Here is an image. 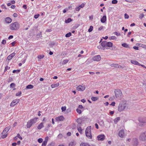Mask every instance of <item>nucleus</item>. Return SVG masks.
I'll list each match as a JSON object with an SVG mask.
<instances>
[{"label":"nucleus","instance_id":"obj_14","mask_svg":"<svg viewBox=\"0 0 146 146\" xmlns=\"http://www.w3.org/2000/svg\"><path fill=\"white\" fill-rule=\"evenodd\" d=\"M107 20V17L106 15H104L100 19V21L102 23H105Z\"/></svg>","mask_w":146,"mask_h":146},{"label":"nucleus","instance_id":"obj_32","mask_svg":"<svg viewBox=\"0 0 146 146\" xmlns=\"http://www.w3.org/2000/svg\"><path fill=\"white\" fill-rule=\"evenodd\" d=\"M71 35H72V34H71V33L69 32V33H67L65 35V36L66 37H70V36H71Z\"/></svg>","mask_w":146,"mask_h":146},{"label":"nucleus","instance_id":"obj_52","mask_svg":"<svg viewBox=\"0 0 146 146\" xmlns=\"http://www.w3.org/2000/svg\"><path fill=\"white\" fill-rule=\"evenodd\" d=\"M80 9L81 8L79 6H78V7H76V8L75 9L76 11H78L80 10Z\"/></svg>","mask_w":146,"mask_h":146},{"label":"nucleus","instance_id":"obj_55","mask_svg":"<svg viewBox=\"0 0 146 146\" xmlns=\"http://www.w3.org/2000/svg\"><path fill=\"white\" fill-rule=\"evenodd\" d=\"M6 43V41L5 40H3L2 42V43L3 44H5Z\"/></svg>","mask_w":146,"mask_h":146},{"label":"nucleus","instance_id":"obj_64","mask_svg":"<svg viewBox=\"0 0 146 146\" xmlns=\"http://www.w3.org/2000/svg\"><path fill=\"white\" fill-rule=\"evenodd\" d=\"M17 145V143H13L12 144V145L13 146H16Z\"/></svg>","mask_w":146,"mask_h":146},{"label":"nucleus","instance_id":"obj_12","mask_svg":"<svg viewBox=\"0 0 146 146\" xmlns=\"http://www.w3.org/2000/svg\"><path fill=\"white\" fill-rule=\"evenodd\" d=\"M77 122L78 123V124L77 125V127H81V126L82 125V119H80L78 118L77 119Z\"/></svg>","mask_w":146,"mask_h":146},{"label":"nucleus","instance_id":"obj_13","mask_svg":"<svg viewBox=\"0 0 146 146\" xmlns=\"http://www.w3.org/2000/svg\"><path fill=\"white\" fill-rule=\"evenodd\" d=\"M138 120L141 123H146V118L139 117V118Z\"/></svg>","mask_w":146,"mask_h":146},{"label":"nucleus","instance_id":"obj_18","mask_svg":"<svg viewBox=\"0 0 146 146\" xmlns=\"http://www.w3.org/2000/svg\"><path fill=\"white\" fill-rule=\"evenodd\" d=\"M64 119V117L63 116H61L56 118V120L57 121H62Z\"/></svg>","mask_w":146,"mask_h":146},{"label":"nucleus","instance_id":"obj_20","mask_svg":"<svg viewBox=\"0 0 146 146\" xmlns=\"http://www.w3.org/2000/svg\"><path fill=\"white\" fill-rule=\"evenodd\" d=\"M38 119V118L37 117H35L33 119H31L30 120L33 124H34L37 121Z\"/></svg>","mask_w":146,"mask_h":146},{"label":"nucleus","instance_id":"obj_2","mask_svg":"<svg viewBox=\"0 0 146 146\" xmlns=\"http://www.w3.org/2000/svg\"><path fill=\"white\" fill-rule=\"evenodd\" d=\"M91 126H89L87 127L85 130V134L86 137L89 139H92V135L91 133Z\"/></svg>","mask_w":146,"mask_h":146},{"label":"nucleus","instance_id":"obj_21","mask_svg":"<svg viewBox=\"0 0 146 146\" xmlns=\"http://www.w3.org/2000/svg\"><path fill=\"white\" fill-rule=\"evenodd\" d=\"M111 66L112 67H114L116 68H120L121 67V66L119 64H112L111 65Z\"/></svg>","mask_w":146,"mask_h":146},{"label":"nucleus","instance_id":"obj_44","mask_svg":"<svg viewBox=\"0 0 146 146\" xmlns=\"http://www.w3.org/2000/svg\"><path fill=\"white\" fill-rule=\"evenodd\" d=\"M61 109L62 111H65L66 109V107L65 106L62 107Z\"/></svg>","mask_w":146,"mask_h":146},{"label":"nucleus","instance_id":"obj_26","mask_svg":"<svg viewBox=\"0 0 146 146\" xmlns=\"http://www.w3.org/2000/svg\"><path fill=\"white\" fill-rule=\"evenodd\" d=\"M121 45L123 47L126 48H130V46L128 44L126 43H123L121 44Z\"/></svg>","mask_w":146,"mask_h":146},{"label":"nucleus","instance_id":"obj_34","mask_svg":"<svg viewBox=\"0 0 146 146\" xmlns=\"http://www.w3.org/2000/svg\"><path fill=\"white\" fill-rule=\"evenodd\" d=\"M77 129L79 132L80 133H82V129H81V127H77Z\"/></svg>","mask_w":146,"mask_h":146},{"label":"nucleus","instance_id":"obj_46","mask_svg":"<svg viewBox=\"0 0 146 146\" xmlns=\"http://www.w3.org/2000/svg\"><path fill=\"white\" fill-rule=\"evenodd\" d=\"M10 69V67H8V66H6L5 67V70H4V72H6V71H7V70L9 69Z\"/></svg>","mask_w":146,"mask_h":146},{"label":"nucleus","instance_id":"obj_54","mask_svg":"<svg viewBox=\"0 0 146 146\" xmlns=\"http://www.w3.org/2000/svg\"><path fill=\"white\" fill-rule=\"evenodd\" d=\"M84 6V4L83 3L81 4V5H79V6L80 8H83Z\"/></svg>","mask_w":146,"mask_h":146},{"label":"nucleus","instance_id":"obj_3","mask_svg":"<svg viewBox=\"0 0 146 146\" xmlns=\"http://www.w3.org/2000/svg\"><path fill=\"white\" fill-rule=\"evenodd\" d=\"M19 24L18 22L12 23L10 25V29L12 30H16L19 29Z\"/></svg>","mask_w":146,"mask_h":146},{"label":"nucleus","instance_id":"obj_51","mask_svg":"<svg viewBox=\"0 0 146 146\" xmlns=\"http://www.w3.org/2000/svg\"><path fill=\"white\" fill-rule=\"evenodd\" d=\"M124 16L125 19H128L129 17V16L126 13L125 14Z\"/></svg>","mask_w":146,"mask_h":146},{"label":"nucleus","instance_id":"obj_5","mask_svg":"<svg viewBox=\"0 0 146 146\" xmlns=\"http://www.w3.org/2000/svg\"><path fill=\"white\" fill-rule=\"evenodd\" d=\"M11 127L9 126L5 128L3 130V132L1 133V137L3 139H4L7 137V132L10 129Z\"/></svg>","mask_w":146,"mask_h":146},{"label":"nucleus","instance_id":"obj_25","mask_svg":"<svg viewBox=\"0 0 146 146\" xmlns=\"http://www.w3.org/2000/svg\"><path fill=\"white\" fill-rule=\"evenodd\" d=\"M120 117H118L115 119L113 120L114 123L116 124L118 122V121L120 120Z\"/></svg>","mask_w":146,"mask_h":146},{"label":"nucleus","instance_id":"obj_28","mask_svg":"<svg viewBox=\"0 0 146 146\" xmlns=\"http://www.w3.org/2000/svg\"><path fill=\"white\" fill-rule=\"evenodd\" d=\"M76 145V143L74 141H72L69 143V146H74Z\"/></svg>","mask_w":146,"mask_h":146},{"label":"nucleus","instance_id":"obj_6","mask_svg":"<svg viewBox=\"0 0 146 146\" xmlns=\"http://www.w3.org/2000/svg\"><path fill=\"white\" fill-rule=\"evenodd\" d=\"M139 139L142 141H146V131L142 132L140 134Z\"/></svg>","mask_w":146,"mask_h":146},{"label":"nucleus","instance_id":"obj_7","mask_svg":"<svg viewBox=\"0 0 146 146\" xmlns=\"http://www.w3.org/2000/svg\"><path fill=\"white\" fill-rule=\"evenodd\" d=\"M114 92L115 97L117 98L120 99L122 96V93L119 89L115 90Z\"/></svg>","mask_w":146,"mask_h":146},{"label":"nucleus","instance_id":"obj_43","mask_svg":"<svg viewBox=\"0 0 146 146\" xmlns=\"http://www.w3.org/2000/svg\"><path fill=\"white\" fill-rule=\"evenodd\" d=\"M38 141L40 143H42L43 141V139L42 138H40L38 139Z\"/></svg>","mask_w":146,"mask_h":146},{"label":"nucleus","instance_id":"obj_19","mask_svg":"<svg viewBox=\"0 0 146 146\" xmlns=\"http://www.w3.org/2000/svg\"><path fill=\"white\" fill-rule=\"evenodd\" d=\"M5 21L8 23H11L12 21V19L9 17H7L5 19Z\"/></svg>","mask_w":146,"mask_h":146},{"label":"nucleus","instance_id":"obj_53","mask_svg":"<svg viewBox=\"0 0 146 146\" xmlns=\"http://www.w3.org/2000/svg\"><path fill=\"white\" fill-rule=\"evenodd\" d=\"M47 143L43 141L42 142L41 146H46Z\"/></svg>","mask_w":146,"mask_h":146},{"label":"nucleus","instance_id":"obj_49","mask_svg":"<svg viewBox=\"0 0 146 146\" xmlns=\"http://www.w3.org/2000/svg\"><path fill=\"white\" fill-rule=\"evenodd\" d=\"M113 33L117 36H119L120 35V33H118L116 32H115Z\"/></svg>","mask_w":146,"mask_h":146},{"label":"nucleus","instance_id":"obj_56","mask_svg":"<svg viewBox=\"0 0 146 146\" xmlns=\"http://www.w3.org/2000/svg\"><path fill=\"white\" fill-rule=\"evenodd\" d=\"M1 7L3 8V9H4V8H5V9H7V8L6 7H5V5H4V4H3V5H2L1 6Z\"/></svg>","mask_w":146,"mask_h":146},{"label":"nucleus","instance_id":"obj_37","mask_svg":"<svg viewBox=\"0 0 146 146\" xmlns=\"http://www.w3.org/2000/svg\"><path fill=\"white\" fill-rule=\"evenodd\" d=\"M109 38L110 40H115L116 38L115 36H111L109 37Z\"/></svg>","mask_w":146,"mask_h":146},{"label":"nucleus","instance_id":"obj_15","mask_svg":"<svg viewBox=\"0 0 146 146\" xmlns=\"http://www.w3.org/2000/svg\"><path fill=\"white\" fill-rule=\"evenodd\" d=\"M16 54V53L14 52L11 54L10 55L8 56L7 57V59L8 60H11Z\"/></svg>","mask_w":146,"mask_h":146},{"label":"nucleus","instance_id":"obj_1","mask_svg":"<svg viewBox=\"0 0 146 146\" xmlns=\"http://www.w3.org/2000/svg\"><path fill=\"white\" fill-rule=\"evenodd\" d=\"M127 104L125 101H122L119 105L118 107V110L121 112L124 110L127 107Z\"/></svg>","mask_w":146,"mask_h":146},{"label":"nucleus","instance_id":"obj_62","mask_svg":"<svg viewBox=\"0 0 146 146\" xmlns=\"http://www.w3.org/2000/svg\"><path fill=\"white\" fill-rule=\"evenodd\" d=\"M62 136L63 135L62 134H59L58 135V137L60 138H61Z\"/></svg>","mask_w":146,"mask_h":146},{"label":"nucleus","instance_id":"obj_11","mask_svg":"<svg viewBox=\"0 0 146 146\" xmlns=\"http://www.w3.org/2000/svg\"><path fill=\"white\" fill-rule=\"evenodd\" d=\"M105 136L104 135H100L97 136L98 140L103 141L105 138Z\"/></svg>","mask_w":146,"mask_h":146},{"label":"nucleus","instance_id":"obj_41","mask_svg":"<svg viewBox=\"0 0 146 146\" xmlns=\"http://www.w3.org/2000/svg\"><path fill=\"white\" fill-rule=\"evenodd\" d=\"M21 94V91H20L16 94V96H20Z\"/></svg>","mask_w":146,"mask_h":146},{"label":"nucleus","instance_id":"obj_59","mask_svg":"<svg viewBox=\"0 0 146 146\" xmlns=\"http://www.w3.org/2000/svg\"><path fill=\"white\" fill-rule=\"evenodd\" d=\"M133 48L136 50H139V47L137 46H134L133 47Z\"/></svg>","mask_w":146,"mask_h":146},{"label":"nucleus","instance_id":"obj_31","mask_svg":"<svg viewBox=\"0 0 146 146\" xmlns=\"http://www.w3.org/2000/svg\"><path fill=\"white\" fill-rule=\"evenodd\" d=\"M68 62V59H65L62 62L63 64H65L67 63Z\"/></svg>","mask_w":146,"mask_h":146},{"label":"nucleus","instance_id":"obj_4","mask_svg":"<svg viewBox=\"0 0 146 146\" xmlns=\"http://www.w3.org/2000/svg\"><path fill=\"white\" fill-rule=\"evenodd\" d=\"M101 46L103 48H106L107 47H110L113 46V43L110 42H107L106 41H102L101 43Z\"/></svg>","mask_w":146,"mask_h":146},{"label":"nucleus","instance_id":"obj_45","mask_svg":"<svg viewBox=\"0 0 146 146\" xmlns=\"http://www.w3.org/2000/svg\"><path fill=\"white\" fill-rule=\"evenodd\" d=\"M144 14L143 13H141L139 15V18L141 19L144 17Z\"/></svg>","mask_w":146,"mask_h":146},{"label":"nucleus","instance_id":"obj_30","mask_svg":"<svg viewBox=\"0 0 146 146\" xmlns=\"http://www.w3.org/2000/svg\"><path fill=\"white\" fill-rule=\"evenodd\" d=\"M33 87L34 86L33 85L29 84L26 86V88L28 89H31L33 88Z\"/></svg>","mask_w":146,"mask_h":146},{"label":"nucleus","instance_id":"obj_17","mask_svg":"<svg viewBox=\"0 0 146 146\" xmlns=\"http://www.w3.org/2000/svg\"><path fill=\"white\" fill-rule=\"evenodd\" d=\"M131 63L135 65H137L139 66H140L141 65V64L139 63L137 61L135 60H131Z\"/></svg>","mask_w":146,"mask_h":146},{"label":"nucleus","instance_id":"obj_42","mask_svg":"<svg viewBox=\"0 0 146 146\" xmlns=\"http://www.w3.org/2000/svg\"><path fill=\"white\" fill-rule=\"evenodd\" d=\"M48 138L49 137L48 136L46 137L45 138L44 141H43L47 143L48 139Z\"/></svg>","mask_w":146,"mask_h":146},{"label":"nucleus","instance_id":"obj_40","mask_svg":"<svg viewBox=\"0 0 146 146\" xmlns=\"http://www.w3.org/2000/svg\"><path fill=\"white\" fill-rule=\"evenodd\" d=\"M44 57V55L43 54L40 55L38 56V57L39 59H42Z\"/></svg>","mask_w":146,"mask_h":146},{"label":"nucleus","instance_id":"obj_61","mask_svg":"<svg viewBox=\"0 0 146 146\" xmlns=\"http://www.w3.org/2000/svg\"><path fill=\"white\" fill-rule=\"evenodd\" d=\"M12 78H10H10H9V79H8V82H11V80H12Z\"/></svg>","mask_w":146,"mask_h":146},{"label":"nucleus","instance_id":"obj_57","mask_svg":"<svg viewBox=\"0 0 146 146\" xmlns=\"http://www.w3.org/2000/svg\"><path fill=\"white\" fill-rule=\"evenodd\" d=\"M13 16L15 17H17L18 16V15L16 13H14L13 14Z\"/></svg>","mask_w":146,"mask_h":146},{"label":"nucleus","instance_id":"obj_9","mask_svg":"<svg viewBox=\"0 0 146 146\" xmlns=\"http://www.w3.org/2000/svg\"><path fill=\"white\" fill-rule=\"evenodd\" d=\"M92 59L94 61H99L101 59V57L100 55H98L94 56L93 57Z\"/></svg>","mask_w":146,"mask_h":146},{"label":"nucleus","instance_id":"obj_29","mask_svg":"<svg viewBox=\"0 0 146 146\" xmlns=\"http://www.w3.org/2000/svg\"><path fill=\"white\" fill-rule=\"evenodd\" d=\"M72 19L70 18H69L65 20L66 23H69L72 21Z\"/></svg>","mask_w":146,"mask_h":146},{"label":"nucleus","instance_id":"obj_39","mask_svg":"<svg viewBox=\"0 0 146 146\" xmlns=\"http://www.w3.org/2000/svg\"><path fill=\"white\" fill-rule=\"evenodd\" d=\"M118 2V1L117 0H113L112 1L111 3L113 4H117Z\"/></svg>","mask_w":146,"mask_h":146},{"label":"nucleus","instance_id":"obj_50","mask_svg":"<svg viewBox=\"0 0 146 146\" xmlns=\"http://www.w3.org/2000/svg\"><path fill=\"white\" fill-rule=\"evenodd\" d=\"M15 84L14 83H12L10 84V87L11 88H13V87H15Z\"/></svg>","mask_w":146,"mask_h":146},{"label":"nucleus","instance_id":"obj_60","mask_svg":"<svg viewBox=\"0 0 146 146\" xmlns=\"http://www.w3.org/2000/svg\"><path fill=\"white\" fill-rule=\"evenodd\" d=\"M115 102H112L111 104H110V105H111L113 106H115Z\"/></svg>","mask_w":146,"mask_h":146},{"label":"nucleus","instance_id":"obj_23","mask_svg":"<svg viewBox=\"0 0 146 146\" xmlns=\"http://www.w3.org/2000/svg\"><path fill=\"white\" fill-rule=\"evenodd\" d=\"M59 85V83H56L55 84H53L51 85V87L52 88H54L58 86Z\"/></svg>","mask_w":146,"mask_h":146},{"label":"nucleus","instance_id":"obj_27","mask_svg":"<svg viewBox=\"0 0 146 146\" xmlns=\"http://www.w3.org/2000/svg\"><path fill=\"white\" fill-rule=\"evenodd\" d=\"M80 146H90V145L88 143H82L80 144Z\"/></svg>","mask_w":146,"mask_h":146},{"label":"nucleus","instance_id":"obj_47","mask_svg":"<svg viewBox=\"0 0 146 146\" xmlns=\"http://www.w3.org/2000/svg\"><path fill=\"white\" fill-rule=\"evenodd\" d=\"M40 16V15L39 14L35 15H34V17L35 19H36L38 18Z\"/></svg>","mask_w":146,"mask_h":146},{"label":"nucleus","instance_id":"obj_8","mask_svg":"<svg viewBox=\"0 0 146 146\" xmlns=\"http://www.w3.org/2000/svg\"><path fill=\"white\" fill-rule=\"evenodd\" d=\"M85 87L84 86L79 85L76 88V90L79 91H83L85 90Z\"/></svg>","mask_w":146,"mask_h":146},{"label":"nucleus","instance_id":"obj_33","mask_svg":"<svg viewBox=\"0 0 146 146\" xmlns=\"http://www.w3.org/2000/svg\"><path fill=\"white\" fill-rule=\"evenodd\" d=\"M91 100L93 101H96L98 100V98L96 97H92L91 98Z\"/></svg>","mask_w":146,"mask_h":146},{"label":"nucleus","instance_id":"obj_22","mask_svg":"<svg viewBox=\"0 0 146 146\" xmlns=\"http://www.w3.org/2000/svg\"><path fill=\"white\" fill-rule=\"evenodd\" d=\"M33 124L30 120H29L27 123V126L28 128H29L31 127Z\"/></svg>","mask_w":146,"mask_h":146},{"label":"nucleus","instance_id":"obj_10","mask_svg":"<svg viewBox=\"0 0 146 146\" xmlns=\"http://www.w3.org/2000/svg\"><path fill=\"white\" fill-rule=\"evenodd\" d=\"M19 99H15L11 103L10 106H13L17 104L19 102Z\"/></svg>","mask_w":146,"mask_h":146},{"label":"nucleus","instance_id":"obj_48","mask_svg":"<svg viewBox=\"0 0 146 146\" xmlns=\"http://www.w3.org/2000/svg\"><path fill=\"white\" fill-rule=\"evenodd\" d=\"M17 137H18V138H19L21 140H22V137L20 136V135L19 133H18L17 134Z\"/></svg>","mask_w":146,"mask_h":146},{"label":"nucleus","instance_id":"obj_63","mask_svg":"<svg viewBox=\"0 0 146 146\" xmlns=\"http://www.w3.org/2000/svg\"><path fill=\"white\" fill-rule=\"evenodd\" d=\"M15 41L12 42L11 43V44L12 45V46H15Z\"/></svg>","mask_w":146,"mask_h":146},{"label":"nucleus","instance_id":"obj_38","mask_svg":"<svg viewBox=\"0 0 146 146\" xmlns=\"http://www.w3.org/2000/svg\"><path fill=\"white\" fill-rule=\"evenodd\" d=\"M77 112L79 114H80L82 113V111L81 110L78 108L76 110Z\"/></svg>","mask_w":146,"mask_h":146},{"label":"nucleus","instance_id":"obj_58","mask_svg":"<svg viewBox=\"0 0 146 146\" xmlns=\"http://www.w3.org/2000/svg\"><path fill=\"white\" fill-rule=\"evenodd\" d=\"M103 28H104L103 26H101L99 28L98 30V31H101V30H102L103 29Z\"/></svg>","mask_w":146,"mask_h":146},{"label":"nucleus","instance_id":"obj_36","mask_svg":"<svg viewBox=\"0 0 146 146\" xmlns=\"http://www.w3.org/2000/svg\"><path fill=\"white\" fill-rule=\"evenodd\" d=\"M21 70L20 69L17 70H14L13 71V73H15V72L16 73H19L20 72Z\"/></svg>","mask_w":146,"mask_h":146},{"label":"nucleus","instance_id":"obj_24","mask_svg":"<svg viewBox=\"0 0 146 146\" xmlns=\"http://www.w3.org/2000/svg\"><path fill=\"white\" fill-rule=\"evenodd\" d=\"M44 127L43 123H40L38 126L37 128L38 129H40Z\"/></svg>","mask_w":146,"mask_h":146},{"label":"nucleus","instance_id":"obj_35","mask_svg":"<svg viewBox=\"0 0 146 146\" xmlns=\"http://www.w3.org/2000/svg\"><path fill=\"white\" fill-rule=\"evenodd\" d=\"M93 29V27L92 26H90V27L89 29L88 30V31L89 32H91L92 31Z\"/></svg>","mask_w":146,"mask_h":146},{"label":"nucleus","instance_id":"obj_16","mask_svg":"<svg viewBox=\"0 0 146 146\" xmlns=\"http://www.w3.org/2000/svg\"><path fill=\"white\" fill-rule=\"evenodd\" d=\"M118 135L121 137H123L124 136V131L123 130H121L119 133Z\"/></svg>","mask_w":146,"mask_h":146}]
</instances>
